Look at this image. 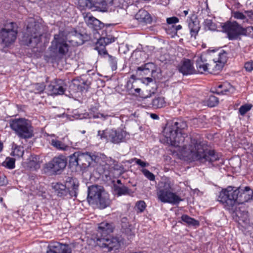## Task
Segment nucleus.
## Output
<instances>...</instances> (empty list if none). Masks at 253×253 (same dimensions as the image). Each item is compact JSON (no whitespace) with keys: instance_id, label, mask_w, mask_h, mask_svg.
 <instances>
[{"instance_id":"1","label":"nucleus","mask_w":253,"mask_h":253,"mask_svg":"<svg viewBox=\"0 0 253 253\" xmlns=\"http://www.w3.org/2000/svg\"><path fill=\"white\" fill-rule=\"evenodd\" d=\"M182 155L188 160L200 163H212L217 161L220 156L213 150H209L207 145L197 137H191L189 143L183 147Z\"/></svg>"},{"instance_id":"2","label":"nucleus","mask_w":253,"mask_h":253,"mask_svg":"<svg viewBox=\"0 0 253 253\" xmlns=\"http://www.w3.org/2000/svg\"><path fill=\"white\" fill-rule=\"evenodd\" d=\"M253 191L249 186L236 188L231 186L223 189L219 193L218 201L224 207L229 210H233L237 204H243L252 199Z\"/></svg>"},{"instance_id":"3","label":"nucleus","mask_w":253,"mask_h":253,"mask_svg":"<svg viewBox=\"0 0 253 253\" xmlns=\"http://www.w3.org/2000/svg\"><path fill=\"white\" fill-rule=\"evenodd\" d=\"M186 127L185 122L179 121L168 123L163 130L164 141L175 147H180L185 140L182 129Z\"/></svg>"},{"instance_id":"4","label":"nucleus","mask_w":253,"mask_h":253,"mask_svg":"<svg viewBox=\"0 0 253 253\" xmlns=\"http://www.w3.org/2000/svg\"><path fill=\"white\" fill-rule=\"evenodd\" d=\"M26 32L22 38V42L25 45L33 44L36 45L40 42L42 36L44 31V27L40 23L36 22L33 18L27 19Z\"/></svg>"},{"instance_id":"5","label":"nucleus","mask_w":253,"mask_h":253,"mask_svg":"<svg viewBox=\"0 0 253 253\" xmlns=\"http://www.w3.org/2000/svg\"><path fill=\"white\" fill-rule=\"evenodd\" d=\"M87 200L90 204L96 205L100 209H105L111 204L109 194L101 186L93 185L88 188Z\"/></svg>"},{"instance_id":"6","label":"nucleus","mask_w":253,"mask_h":253,"mask_svg":"<svg viewBox=\"0 0 253 253\" xmlns=\"http://www.w3.org/2000/svg\"><path fill=\"white\" fill-rule=\"evenodd\" d=\"M222 29L229 40H237L241 36H253V26L244 28L236 21H227L223 23Z\"/></svg>"},{"instance_id":"7","label":"nucleus","mask_w":253,"mask_h":253,"mask_svg":"<svg viewBox=\"0 0 253 253\" xmlns=\"http://www.w3.org/2000/svg\"><path fill=\"white\" fill-rule=\"evenodd\" d=\"M70 42L67 39V33L64 31H60L57 34H54L48 49L54 54L65 56L70 49L69 43Z\"/></svg>"},{"instance_id":"8","label":"nucleus","mask_w":253,"mask_h":253,"mask_svg":"<svg viewBox=\"0 0 253 253\" xmlns=\"http://www.w3.org/2000/svg\"><path fill=\"white\" fill-rule=\"evenodd\" d=\"M9 127L20 138L29 139L34 136L33 129L30 122L25 118L9 120Z\"/></svg>"},{"instance_id":"9","label":"nucleus","mask_w":253,"mask_h":253,"mask_svg":"<svg viewBox=\"0 0 253 253\" xmlns=\"http://www.w3.org/2000/svg\"><path fill=\"white\" fill-rule=\"evenodd\" d=\"M97 157L90 152L82 153L75 152L69 157V163L74 166H78L85 169L90 167L93 162H95Z\"/></svg>"},{"instance_id":"10","label":"nucleus","mask_w":253,"mask_h":253,"mask_svg":"<svg viewBox=\"0 0 253 253\" xmlns=\"http://www.w3.org/2000/svg\"><path fill=\"white\" fill-rule=\"evenodd\" d=\"M128 133L125 130L119 128L118 129H108L99 130L98 136L101 139H105L108 142L114 144H119L126 141Z\"/></svg>"},{"instance_id":"11","label":"nucleus","mask_w":253,"mask_h":253,"mask_svg":"<svg viewBox=\"0 0 253 253\" xmlns=\"http://www.w3.org/2000/svg\"><path fill=\"white\" fill-rule=\"evenodd\" d=\"M171 186L169 182H164L163 187H160L157 191L159 200L164 203L178 204L182 200L175 193L171 192Z\"/></svg>"},{"instance_id":"12","label":"nucleus","mask_w":253,"mask_h":253,"mask_svg":"<svg viewBox=\"0 0 253 253\" xmlns=\"http://www.w3.org/2000/svg\"><path fill=\"white\" fill-rule=\"evenodd\" d=\"M17 26L15 22L5 24L0 30V41L5 46L14 42L17 35Z\"/></svg>"},{"instance_id":"13","label":"nucleus","mask_w":253,"mask_h":253,"mask_svg":"<svg viewBox=\"0 0 253 253\" xmlns=\"http://www.w3.org/2000/svg\"><path fill=\"white\" fill-rule=\"evenodd\" d=\"M97 245L101 248L106 249L107 251H116L121 247L122 239L119 237H103L94 241Z\"/></svg>"},{"instance_id":"14","label":"nucleus","mask_w":253,"mask_h":253,"mask_svg":"<svg viewBox=\"0 0 253 253\" xmlns=\"http://www.w3.org/2000/svg\"><path fill=\"white\" fill-rule=\"evenodd\" d=\"M67 160L63 156L54 157L50 162L46 164V168L51 172L59 174L65 168Z\"/></svg>"},{"instance_id":"15","label":"nucleus","mask_w":253,"mask_h":253,"mask_svg":"<svg viewBox=\"0 0 253 253\" xmlns=\"http://www.w3.org/2000/svg\"><path fill=\"white\" fill-rule=\"evenodd\" d=\"M114 226L112 223L103 221L98 224L96 234L93 236L94 241L96 239L106 237V235L113 232Z\"/></svg>"},{"instance_id":"16","label":"nucleus","mask_w":253,"mask_h":253,"mask_svg":"<svg viewBox=\"0 0 253 253\" xmlns=\"http://www.w3.org/2000/svg\"><path fill=\"white\" fill-rule=\"evenodd\" d=\"M48 94L57 95L64 94L65 90L64 83L61 80L51 82L46 88Z\"/></svg>"},{"instance_id":"17","label":"nucleus","mask_w":253,"mask_h":253,"mask_svg":"<svg viewBox=\"0 0 253 253\" xmlns=\"http://www.w3.org/2000/svg\"><path fill=\"white\" fill-rule=\"evenodd\" d=\"M46 253H72L71 248L69 245L58 242L51 243Z\"/></svg>"},{"instance_id":"18","label":"nucleus","mask_w":253,"mask_h":253,"mask_svg":"<svg viewBox=\"0 0 253 253\" xmlns=\"http://www.w3.org/2000/svg\"><path fill=\"white\" fill-rule=\"evenodd\" d=\"M209 55L206 53L201 54L197 57L196 59V67L197 71L200 74L205 72L209 73V67L210 63L207 62Z\"/></svg>"},{"instance_id":"19","label":"nucleus","mask_w":253,"mask_h":253,"mask_svg":"<svg viewBox=\"0 0 253 253\" xmlns=\"http://www.w3.org/2000/svg\"><path fill=\"white\" fill-rule=\"evenodd\" d=\"M179 72L183 75H189L195 74L196 71L191 61L189 59L184 60L178 66Z\"/></svg>"},{"instance_id":"20","label":"nucleus","mask_w":253,"mask_h":253,"mask_svg":"<svg viewBox=\"0 0 253 253\" xmlns=\"http://www.w3.org/2000/svg\"><path fill=\"white\" fill-rule=\"evenodd\" d=\"M64 185L66 186L67 189H68L70 196L73 197L77 196L79 183L76 179L68 177L65 180Z\"/></svg>"},{"instance_id":"21","label":"nucleus","mask_w":253,"mask_h":253,"mask_svg":"<svg viewBox=\"0 0 253 253\" xmlns=\"http://www.w3.org/2000/svg\"><path fill=\"white\" fill-rule=\"evenodd\" d=\"M234 91V87L230 83L225 82L217 84L213 92L218 94H228L233 93Z\"/></svg>"},{"instance_id":"22","label":"nucleus","mask_w":253,"mask_h":253,"mask_svg":"<svg viewBox=\"0 0 253 253\" xmlns=\"http://www.w3.org/2000/svg\"><path fill=\"white\" fill-rule=\"evenodd\" d=\"M84 20L86 24L91 28L97 30L101 28V22L94 17L90 13H83Z\"/></svg>"},{"instance_id":"23","label":"nucleus","mask_w":253,"mask_h":253,"mask_svg":"<svg viewBox=\"0 0 253 253\" xmlns=\"http://www.w3.org/2000/svg\"><path fill=\"white\" fill-rule=\"evenodd\" d=\"M135 18L139 22L144 24H150L152 18L148 12L144 9H140L135 14Z\"/></svg>"},{"instance_id":"24","label":"nucleus","mask_w":253,"mask_h":253,"mask_svg":"<svg viewBox=\"0 0 253 253\" xmlns=\"http://www.w3.org/2000/svg\"><path fill=\"white\" fill-rule=\"evenodd\" d=\"M86 83L83 80L80 79H74L72 81L70 85V89L73 92L82 91L87 88V85L85 86Z\"/></svg>"},{"instance_id":"25","label":"nucleus","mask_w":253,"mask_h":253,"mask_svg":"<svg viewBox=\"0 0 253 253\" xmlns=\"http://www.w3.org/2000/svg\"><path fill=\"white\" fill-rule=\"evenodd\" d=\"M95 0H78V7L83 10L86 8L91 9L93 7L98 8L97 3L95 2Z\"/></svg>"},{"instance_id":"26","label":"nucleus","mask_w":253,"mask_h":253,"mask_svg":"<svg viewBox=\"0 0 253 253\" xmlns=\"http://www.w3.org/2000/svg\"><path fill=\"white\" fill-rule=\"evenodd\" d=\"M223 66L217 61H212L210 63L209 73L212 74H218L222 69Z\"/></svg>"},{"instance_id":"27","label":"nucleus","mask_w":253,"mask_h":253,"mask_svg":"<svg viewBox=\"0 0 253 253\" xmlns=\"http://www.w3.org/2000/svg\"><path fill=\"white\" fill-rule=\"evenodd\" d=\"M114 190L115 194L118 196L130 195L131 193V190L124 185H117L115 184L114 185Z\"/></svg>"},{"instance_id":"28","label":"nucleus","mask_w":253,"mask_h":253,"mask_svg":"<svg viewBox=\"0 0 253 253\" xmlns=\"http://www.w3.org/2000/svg\"><path fill=\"white\" fill-rule=\"evenodd\" d=\"M188 26L191 36L195 38L200 28L198 21H193L190 19L189 22Z\"/></svg>"},{"instance_id":"29","label":"nucleus","mask_w":253,"mask_h":253,"mask_svg":"<svg viewBox=\"0 0 253 253\" xmlns=\"http://www.w3.org/2000/svg\"><path fill=\"white\" fill-rule=\"evenodd\" d=\"M53 188L59 197L65 196L69 193V191L66 186L62 183H57L54 185Z\"/></svg>"},{"instance_id":"30","label":"nucleus","mask_w":253,"mask_h":253,"mask_svg":"<svg viewBox=\"0 0 253 253\" xmlns=\"http://www.w3.org/2000/svg\"><path fill=\"white\" fill-rule=\"evenodd\" d=\"M51 146L58 150L66 151L69 146L56 139H52L50 142Z\"/></svg>"},{"instance_id":"31","label":"nucleus","mask_w":253,"mask_h":253,"mask_svg":"<svg viewBox=\"0 0 253 253\" xmlns=\"http://www.w3.org/2000/svg\"><path fill=\"white\" fill-rule=\"evenodd\" d=\"M118 0H95V2L97 3V7L101 10L102 7L104 6H111L115 5V6H118Z\"/></svg>"},{"instance_id":"32","label":"nucleus","mask_w":253,"mask_h":253,"mask_svg":"<svg viewBox=\"0 0 253 253\" xmlns=\"http://www.w3.org/2000/svg\"><path fill=\"white\" fill-rule=\"evenodd\" d=\"M167 103L163 97H157L152 100V105L154 109H160L165 107Z\"/></svg>"},{"instance_id":"33","label":"nucleus","mask_w":253,"mask_h":253,"mask_svg":"<svg viewBox=\"0 0 253 253\" xmlns=\"http://www.w3.org/2000/svg\"><path fill=\"white\" fill-rule=\"evenodd\" d=\"M181 219L182 221L186 223L189 226H199V222L189 216L187 215L184 214L181 216Z\"/></svg>"},{"instance_id":"34","label":"nucleus","mask_w":253,"mask_h":253,"mask_svg":"<svg viewBox=\"0 0 253 253\" xmlns=\"http://www.w3.org/2000/svg\"><path fill=\"white\" fill-rule=\"evenodd\" d=\"M32 91L35 93H41L45 89V85L43 83H37L31 86Z\"/></svg>"},{"instance_id":"35","label":"nucleus","mask_w":253,"mask_h":253,"mask_svg":"<svg viewBox=\"0 0 253 253\" xmlns=\"http://www.w3.org/2000/svg\"><path fill=\"white\" fill-rule=\"evenodd\" d=\"M2 166L9 169H13L15 167V159L12 158H6L2 163Z\"/></svg>"},{"instance_id":"36","label":"nucleus","mask_w":253,"mask_h":253,"mask_svg":"<svg viewBox=\"0 0 253 253\" xmlns=\"http://www.w3.org/2000/svg\"><path fill=\"white\" fill-rule=\"evenodd\" d=\"M218 103V99L214 95H210L207 100V104L209 107H212Z\"/></svg>"},{"instance_id":"37","label":"nucleus","mask_w":253,"mask_h":253,"mask_svg":"<svg viewBox=\"0 0 253 253\" xmlns=\"http://www.w3.org/2000/svg\"><path fill=\"white\" fill-rule=\"evenodd\" d=\"M227 60V53L224 51H222L219 53L218 58L216 61L224 66Z\"/></svg>"},{"instance_id":"38","label":"nucleus","mask_w":253,"mask_h":253,"mask_svg":"<svg viewBox=\"0 0 253 253\" xmlns=\"http://www.w3.org/2000/svg\"><path fill=\"white\" fill-rule=\"evenodd\" d=\"M253 107L251 104H246L242 105L239 108V112L241 115L244 116L247 112L250 111Z\"/></svg>"},{"instance_id":"39","label":"nucleus","mask_w":253,"mask_h":253,"mask_svg":"<svg viewBox=\"0 0 253 253\" xmlns=\"http://www.w3.org/2000/svg\"><path fill=\"white\" fill-rule=\"evenodd\" d=\"M109 61L111 65L112 69L115 70L117 68V61L116 58L111 55H108Z\"/></svg>"},{"instance_id":"40","label":"nucleus","mask_w":253,"mask_h":253,"mask_svg":"<svg viewBox=\"0 0 253 253\" xmlns=\"http://www.w3.org/2000/svg\"><path fill=\"white\" fill-rule=\"evenodd\" d=\"M142 172L143 174L150 180L153 181L155 179V176L153 173L151 172L147 169H143Z\"/></svg>"},{"instance_id":"41","label":"nucleus","mask_w":253,"mask_h":253,"mask_svg":"<svg viewBox=\"0 0 253 253\" xmlns=\"http://www.w3.org/2000/svg\"><path fill=\"white\" fill-rule=\"evenodd\" d=\"M13 153L14 156L20 157L23 155L24 150L22 147L17 146L14 148Z\"/></svg>"},{"instance_id":"42","label":"nucleus","mask_w":253,"mask_h":253,"mask_svg":"<svg viewBox=\"0 0 253 253\" xmlns=\"http://www.w3.org/2000/svg\"><path fill=\"white\" fill-rule=\"evenodd\" d=\"M136 207L140 212H142L146 208V204L143 201H139L136 203Z\"/></svg>"},{"instance_id":"43","label":"nucleus","mask_w":253,"mask_h":253,"mask_svg":"<svg viewBox=\"0 0 253 253\" xmlns=\"http://www.w3.org/2000/svg\"><path fill=\"white\" fill-rule=\"evenodd\" d=\"M178 22V18L175 16L167 18V23L169 25H173V24L177 23Z\"/></svg>"},{"instance_id":"44","label":"nucleus","mask_w":253,"mask_h":253,"mask_svg":"<svg viewBox=\"0 0 253 253\" xmlns=\"http://www.w3.org/2000/svg\"><path fill=\"white\" fill-rule=\"evenodd\" d=\"M233 16L237 19L244 20L246 19V16L242 12L239 11H235L233 13Z\"/></svg>"},{"instance_id":"45","label":"nucleus","mask_w":253,"mask_h":253,"mask_svg":"<svg viewBox=\"0 0 253 253\" xmlns=\"http://www.w3.org/2000/svg\"><path fill=\"white\" fill-rule=\"evenodd\" d=\"M244 68L248 72H251L253 70V61L247 62L245 63Z\"/></svg>"},{"instance_id":"46","label":"nucleus","mask_w":253,"mask_h":253,"mask_svg":"<svg viewBox=\"0 0 253 253\" xmlns=\"http://www.w3.org/2000/svg\"><path fill=\"white\" fill-rule=\"evenodd\" d=\"M240 220L244 223H248L249 221L248 212L245 211L243 212V215L239 216Z\"/></svg>"},{"instance_id":"47","label":"nucleus","mask_w":253,"mask_h":253,"mask_svg":"<svg viewBox=\"0 0 253 253\" xmlns=\"http://www.w3.org/2000/svg\"><path fill=\"white\" fill-rule=\"evenodd\" d=\"M173 29H175V26L174 25H169L168 28H166V30L167 34L171 35L172 37H173L174 36L176 35V33H174L173 32Z\"/></svg>"},{"instance_id":"48","label":"nucleus","mask_w":253,"mask_h":253,"mask_svg":"<svg viewBox=\"0 0 253 253\" xmlns=\"http://www.w3.org/2000/svg\"><path fill=\"white\" fill-rule=\"evenodd\" d=\"M115 163V161L112 159L111 158H106L105 160L106 165L108 166L107 169H110L112 167L113 165H114V163Z\"/></svg>"},{"instance_id":"49","label":"nucleus","mask_w":253,"mask_h":253,"mask_svg":"<svg viewBox=\"0 0 253 253\" xmlns=\"http://www.w3.org/2000/svg\"><path fill=\"white\" fill-rule=\"evenodd\" d=\"M95 49L98 51V52L100 55H105L108 54L105 47L103 48L102 47L96 46Z\"/></svg>"},{"instance_id":"50","label":"nucleus","mask_w":253,"mask_h":253,"mask_svg":"<svg viewBox=\"0 0 253 253\" xmlns=\"http://www.w3.org/2000/svg\"><path fill=\"white\" fill-rule=\"evenodd\" d=\"M204 23L205 25L207 26L210 29H213L214 28V23L211 20L206 19L205 20Z\"/></svg>"},{"instance_id":"51","label":"nucleus","mask_w":253,"mask_h":253,"mask_svg":"<svg viewBox=\"0 0 253 253\" xmlns=\"http://www.w3.org/2000/svg\"><path fill=\"white\" fill-rule=\"evenodd\" d=\"M106 44L105 43V42H104V40L102 39V38H100L99 40H98L96 43V46L98 47H105Z\"/></svg>"},{"instance_id":"52","label":"nucleus","mask_w":253,"mask_h":253,"mask_svg":"<svg viewBox=\"0 0 253 253\" xmlns=\"http://www.w3.org/2000/svg\"><path fill=\"white\" fill-rule=\"evenodd\" d=\"M135 163L142 168L149 166V164L141 161L140 159H135Z\"/></svg>"},{"instance_id":"53","label":"nucleus","mask_w":253,"mask_h":253,"mask_svg":"<svg viewBox=\"0 0 253 253\" xmlns=\"http://www.w3.org/2000/svg\"><path fill=\"white\" fill-rule=\"evenodd\" d=\"M102 39L103 40H104V42H105V43H106V45L115 41L114 38H112V37H103Z\"/></svg>"},{"instance_id":"54","label":"nucleus","mask_w":253,"mask_h":253,"mask_svg":"<svg viewBox=\"0 0 253 253\" xmlns=\"http://www.w3.org/2000/svg\"><path fill=\"white\" fill-rule=\"evenodd\" d=\"M149 65H150V64H146L144 66L139 67L138 68L137 70H138V71H148L149 68L147 66H148Z\"/></svg>"},{"instance_id":"55","label":"nucleus","mask_w":253,"mask_h":253,"mask_svg":"<svg viewBox=\"0 0 253 253\" xmlns=\"http://www.w3.org/2000/svg\"><path fill=\"white\" fill-rule=\"evenodd\" d=\"M245 13L249 18L253 20V10L246 11Z\"/></svg>"},{"instance_id":"56","label":"nucleus","mask_w":253,"mask_h":253,"mask_svg":"<svg viewBox=\"0 0 253 253\" xmlns=\"http://www.w3.org/2000/svg\"><path fill=\"white\" fill-rule=\"evenodd\" d=\"M182 28V27L181 25H178L177 26H175V29H173V32L174 33H176L178 30H180Z\"/></svg>"},{"instance_id":"57","label":"nucleus","mask_w":253,"mask_h":253,"mask_svg":"<svg viewBox=\"0 0 253 253\" xmlns=\"http://www.w3.org/2000/svg\"><path fill=\"white\" fill-rule=\"evenodd\" d=\"M151 117L153 119H158L159 116L156 114H151Z\"/></svg>"},{"instance_id":"58","label":"nucleus","mask_w":253,"mask_h":253,"mask_svg":"<svg viewBox=\"0 0 253 253\" xmlns=\"http://www.w3.org/2000/svg\"><path fill=\"white\" fill-rule=\"evenodd\" d=\"M3 149V144L2 142H0V152Z\"/></svg>"},{"instance_id":"59","label":"nucleus","mask_w":253,"mask_h":253,"mask_svg":"<svg viewBox=\"0 0 253 253\" xmlns=\"http://www.w3.org/2000/svg\"><path fill=\"white\" fill-rule=\"evenodd\" d=\"M117 183L118 184H120V185H123V184H122V182H121V180H120V179L117 180Z\"/></svg>"},{"instance_id":"60","label":"nucleus","mask_w":253,"mask_h":253,"mask_svg":"<svg viewBox=\"0 0 253 253\" xmlns=\"http://www.w3.org/2000/svg\"><path fill=\"white\" fill-rule=\"evenodd\" d=\"M141 89L140 88H137L135 89V91L137 93H139Z\"/></svg>"},{"instance_id":"61","label":"nucleus","mask_w":253,"mask_h":253,"mask_svg":"<svg viewBox=\"0 0 253 253\" xmlns=\"http://www.w3.org/2000/svg\"><path fill=\"white\" fill-rule=\"evenodd\" d=\"M193 123H196L198 122V120L197 119H194L193 120Z\"/></svg>"},{"instance_id":"62","label":"nucleus","mask_w":253,"mask_h":253,"mask_svg":"<svg viewBox=\"0 0 253 253\" xmlns=\"http://www.w3.org/2000/svg\"><path fill=\"white\" fill-rule=\"evenodd\" d=\"M146 79L149 82H151L152 81V79L150 78H147Z\"/></svg>"},{"instance_id":"63","label":"nucleus","mask_w":253,"mask_h":253,"mask_svg":"<svg viewBox=\"0 0 253 253\" xmlns=\"http://www.w3.org/2000/svg\"><path fill=\"white\" fill-rule=\"evenodd\" d=\"M35 167H36V169H39L40 168V165L38 164H36Z\"/></svg>"},{"instance_id":"64","label":"nucleus","mask_w":253,"mask_h":253,"mask_svg":"<svg viewBox=\"0 0 253 253\" xmlns=\"http://www.w3.org/2000/svg\"><path fill=\"white\" fill-rule=\"evenodd\" d=\"M184 13L185 14V15H186L188 14V11L184 10Z\"/></svg>"}]
</instances>
